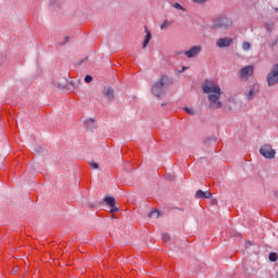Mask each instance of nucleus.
Returning a JSON list of instances; mask_svg holds the SVG:
<instances>
[{"label":"nucleus","instance_id":"f257e3e1","mask_svg":"<svg viewBox=\"0 0 278 278\" xmlns=\"http://www.w3.org/2000/svg\"><path fill=\"white\" fill-rule=\"evenodd\" d=\"M202 90L205 94H208L210 108L212 110H218V108L223 106V103L219 101L222 91L218 85H215L212 80H206Z\"/></svg>","mask_w":278,"mask_h":278},{"label":"nucleus","instance_id":"f03ea898","mask_svg":"<svg viewBox=\"0 0 278 278\" xmlns=\"http://www.w3.org/2000/svg\"><path fill=\"white\" fill-rule=\"evenodd\" d=\"M168 84H170V79H168V77L166 76L161 77L159 83H156L152 87V92L154 97H162V94L164 93V86H168Z\"/></svg>","mask_w":278,"mask_h":278},{"label":"nucleus","instance_id":"7ed1b4c3","mask_svg":"<svg viewBox=\"0 0 278 278\" xmlns=\"http://www.w3.org/2000/svg\"><path fill=\"white\" fill-rule=\"evenodd\" d=\"M261 155L263 157H266L267 160H273L275 155H277V152L273 149L270 144L262 146L260 149Z\"/></svg>","mask_w":278,"mask_h":278},{"label":"nucleus","instance_id":"20e7f679","mask_svg":"<svg viewBox=\"0 0 278 278\" xmlns=\"http://www.w3.org/2000/svg\"><path fill=\"white\" fill-rule=\"evenodd\" d=\"M267 83L268 86H275V84H278V64H275L271 71L268 73Z\"/></svg>","mask_w":278,"mask_h":278},{"label":"nucleus","instance_id":"39448f33","mask_svg":"<svg viewBox=\"0 0 278 278\" xmlns=\"http://www.w3.org/2000/svg\"><path fill=\"white\" fill-rule=\"evenodd\" d=\"M231 25H233V23L231 22L230 18L219 17L215 20L213 27L214 29H218V27H231Z\"/></svg>","mask_w":278,"mask_h":278},{"label":"nucleus","instance_id":"423d86ee","mask_svg":"<svg viewBox=\"0 0 278 278\" xmlns=\"http://www.w3.org/2000/svg\"><path fill=\"white\" fill-rule=\"evenodd\" d=\"M254 73L253 65L244 66L239 72L240 79H249V77H252Z\"/></svg>","mask_w":278,"mask_h":278},{"label":"nucleus","instance_id":"0eeeda50","mask_svg":"<svg viewBox=\"0 0 278 278\" xmlns=\"http://www.w3.org/2000/svg\"><path fill=\"white\" fill-rule=\"evenodd\" d=\"M231 42H233V39L229 37L220 38L216 41V46L219 47V49H223L224 47H230Z\"/></svg>","mask_w":278,"mask_h":278},{"label":"nucleus","instance_id":"6e6552de","mask_svg":"<svg viewBox=\"0 0 278 278\" xmlns=\"http://www.w3.org/2000/svg\"><path fill=\"white\" fill-rule=\"evenodd\" d=\"M199 53H201V46H194L190 50L185 51L186 58H195Z\"/></svg>","mask_w":278,"mask_h":278},{"label":"nucleus","instance_id":"1a4fd4ad","mask_svg":"<svg viewBox=\"0 0 278 278\" xmlns=\"http://www.w3.org/2000/svg\"><path fill=\"white\" fill-rule=\"evenodd\" d=\"M104 201L112 207L111 212H118V208H114L116 206V201L114 200V198L106 197Z\"/></svg>","mask_w":278,"mask_h":278},{"label":"nucleus","instance_id":"9d476101","mask_svg":"<svg viewBox=\"0 0 278 278\" xmlns=\"http://www.w3.org/2000/svg\"><path fill=\"white\" fill-rule=\"evenodd\" d=\"M103 93L105 97H108L109 101H112V99H114V89H112V87L105 88Z\"/></svg>","mask_w":278,"mask_h":278},{"label":"nucleus","instance_id":"9b49d317","mask_svg":"<svg viewBox=\"0 0 278 278\" xmlns=\"http://www.w3.org/2000/svg\"><path fill=\"white\" fill-rule=\"evenodd\" d=\"M150 40H151V33L147 31L146 39L143 41V49H147V45H149Z\"/></svg>","mask_w":278,"mask_h":278},{"label":"nucleus","instance_id":"f8f14e48","mask_svg":"<svg viewBox=\"0 0 278 278\" xmlns=\"http://www.w3.org/2000/svg\"><path fill=\"white\" fill-rule=\"evenodd\" d=\"M205 197V191L203 190H198L195 193L197 199H203Z\"/></svg>","mask_w":278,"mask_h":278},{"label":"nucleus","instance_id":"ddd939ff","mask_svg":"<svg viewBox=\"0 0 278 278\" xmlns=\"http://www.w3.org/2000/svg\"><path fill=\"white\" fill-rule=\"evenodd\" d=\"M268 258H269V262H277V253L275 252L269 253Z\"/></svg>","mask_w":278,"mask_h":278},{"label":"nucleus","instance_id":"4468645a","mask_svg":"<svg viewBox=\"0 0 278 278\" xmlns=\"http://www.w3.org/2000/svg\"><path fill=\"white\" fill-rule=\"evenodd\" d=\"M149 217L150 218H160V212L159 211H152L150 214H149Z\"/></svg>","mask_w":278,"mask_h":278},{"label":"nucleus","instance_id":"2eb2a0df","mask_svg":"<svg viewBox=\"0 0 278 278\" xmlns=\"http://www.w3.org/2000/svg\"><path fill=\"white\" fill-rule=\"evenodd\" d=\"M243 51H249L251 49V43L249 41H244L242 45Z\"/></svg>","mask_w":278,"mask_h":278},{"label":"nucleus","instance_id":"dca6fc26","mask_svg":"<svg viewBox=\"0 0 278 278\" xmlns=\"http://www.w3.org/2000/svg\"><path fill=\"white\" fill-rule=\"evenodd\" d=\"M162 238H163L164 242H169L170 241V235L169 233H163Z\"/></svg>","mask_w":278,"mask_h":278},{"label":"nucleus","instance_id":"f3484780","mask_svg":"<svg viewBox=\"0 0 278 278\" xmlns=\"http://www.w3.org/2000/svg\"><path fill=\"white\" fill-rule=\"evenodd\" d=\"M185 111L187 112V114H189L190 116H194V110L190 109V108H185Z\"/></svg>","mask_w":278,"mask_h":278},{"label":"nucleus","instance_id":"a211bd4d","mask_svg":"<svg viewBox=\"0 0 278 278\" xmlns=\"http://www.w3.org/2000/svg\"><path fill=\"white\" fill-rule=\"evenodd\" d=\"M170 25V23L168 21H165L162 25H161V29H166V27Z\"/></svg>","mask_w":278,"mask_h":278},{"label":"nucleus","instance_id":"6ab92c4d","mask_svg":"<svg viewBox=\"0 0 278 278\" xmlns=\"http://www.w3.org/2000/svg\"><path fill=\"white\" fill-rule=\"evenodd\" d=\"M85 81H86V84H90V81H92V76L87 75V76L85 77Z\"/></svg>","mask_w":278,"mask_h":278},{"label":"nucleus","instance_id":"aec40b11","mask_svg":"<svg viewBox=\"0 0 278 278\" xmlns=\"http://www.w3.org/2000/svg\"><path fill=\"white\" fill-rule=\"evenodd\" d=\"M203 199H212V193H210V191H205Z\"/></svg>","mask_w":278,"mask_h":278},{"label":"nucleus","instance_id":"412c9836","mask_svg":"<svg viewBox=\"0 0 278 278\" xmlns=\"http://www.w3.org/2000/svg\"><path fill=\"white\" fill-rule=\"evenodd\" d=\"M174 8H176L177 10H184V7H181V4L179 3H175Z\"/></svg>","mask_w":278,"mask_h":278},{"label":"nucleus","instance_id":"4be33fe9","mask_svg":"<svg viewBox=\"0 0 278 278\" xmlns=\"http://www.w3.org/2000/svg\"><path fill=\"white\" fill-rule=\"evenodd\" d=\"M90 166H91V168H99V164H97L94 162L90 163Z\"/></svg>","mask_w":278,"mask_h":278},{"label":"nucleus","instance_id":"5701e85b","mask_svg":"<svg viewBox=\"0 0 278 278\" xmlns=\"http://www.w3.org/2000/svg\"><path fill=\"white\" fill-rule=\"evenodd\" d=\"M248 99H253V89L250 90Z\"/></svg>","mask_w":278,"mask_h":278},{"label":"nucleus","instance_id":"b1692460","mask_svg":"<svg viewBox=\"0 0 278 278\" xmlns=\"http://www.w3.org/2000/svg\"><path fill=\"white\" fill-rule=\"evenodd\" d=\"M194 1V3H205V1H207V0H193Z\"/></svg>","mask_w":278,"mask_h":278},{"label":"nucleus","instance_id":"393cba45","mask_svg":"<svg viewBox=\"0 0 278 278\" xmlns=\"http://www.w3.org/2000/svg\"><path fill=\"white\" fill-rule=\"evenodd\" d=\"M270 278H278V271H276L274 275H271Z\"/></svg>","mask_w":278,"mask_h":278},{"label":"nucleus","instance_id":"a878e982","mask_svg":"<svg viewBox=\"0 0 278 278\" xmlns=\"http://www.w3.org/2000/svg\"><path fill=\"white\" fill-rule=\"evenodd\" d=\"M66 41H68V37H66Z\"/></svg>","mask_w":278,"mask_h":278},{"label":"nucleus","instance_id":"bb28decb","mask_svg":"<svg viewBox=\"0 0 278 278\" xmlns=\"http://www.w3.org/2000/svg\"><path fill=\"white\" fill-rule=\"evenodd\" d=\"M181 52H178L177 55H179Z\"/></svg>","mask_w":278,"mask_h":278}]
</instances>
